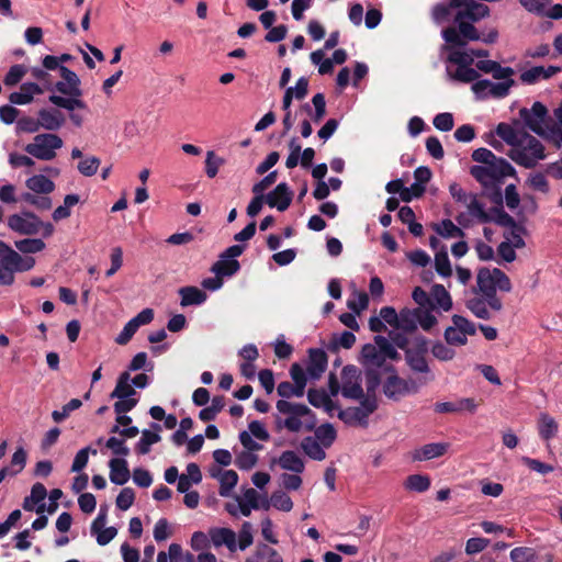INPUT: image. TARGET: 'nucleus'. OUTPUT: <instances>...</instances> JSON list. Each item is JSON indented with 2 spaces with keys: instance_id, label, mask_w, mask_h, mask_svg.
I'll use <instances>...</instances> for the list:
<instances>
[{
  "instance_id": "nucleus-1",
  "label": "nucleus",
  "mask_w": 562,
  "mask_h": 562,
  "mask_svg": "<svg viewBox=\"0 0 562 562\" xmlns=\"http://www.w3.org/2000/svg\"><path fill=\"white\" fill-rule=\"evenodd\" d=\"M490 8L472 0H449L448 3H438L432 8V20L440 24L449 21L453 13V24L441 31V37L448 46L468 45L469 42L481 41L493 44L498 38L496 29L487 33L479 31L475 23L490 15Z\"/></svg>"
},
{
  "instance_id": "nucleus-2",
  "label": "nucleus",
  "mask_w": 562,
  "mask_h": 562,
  "mask_svg": "<svg viewBox=\"0 0 562 562\" xmlns=\"http://www.w3.org/2000/svg\"><path fill=\"white\" fill-rule=\"evenodd\" d=\"M470 175L487 189L490 184L498 183L505 177L516 176V170L505 158L498 157L490 164L472 166Z\"/></svg>"
},
{
  "instance_id": "nucleus-3",
  "label": "nucleus",
  "mask_w": 562,
  "mask_h": 562,
  "mask_svg": "<svg viewBox=\"0 0 562 562\" xmlns=\"http://www.w3.org/2000/svg\"><path fill=\"white\" fill-rule=\"evenodd\" d=\"M384 370L392 372L383 383V393L389 400L397 402L408 394L418 392L417 383L412 379L406 380L398 376L392 364L384 367Z\"/></svg>"
},
{
  "instance_id": "nucleus-4",
  "label": "nucleus",
  "mask_w": 562,
  "mask_h": 562,
  "mask_svg": "<svg viewBox=\"0 0 562 562\" xmlns=\"http://www.w3.org/2000/svg\"><path fill=\"white\" fill-rule=\"evenodd\" d=\"M63 147V139L52 133L38 134L34 142L27 144L24 150L41 160H52L56 157V150Z\"/></svg>"
},
{
  "instance_id": "nucleus-5",
  "label": "nucleus",
  "mask_w": 562,
  "mask_h": 562,
  "mask_svg": "<svg viewBox=\"0 0 562 562\" xmlns=\"http://www.w3.org/2000/svg\"><path fill=\"white\" fill-rule=\"evenodd\" d=\"M376 408L378 398H373L372 396L366 397L362 398L360 406L340 409L338 413V418L350 426L359 425L361 427H367L369 416L373 414Z\"/></svg>"
},
{
  "instance_id": "nucleus-6",
  "label": "nucleus",
  "mask_w": 562,
  "mask_h": 562,
  "mask_svg": "<svg viewBox=\"0 0 562 562\" xmlns=\"http://www.w3.org/2000/svg\"><path fill=\"white\" fill-rule=\"evenodd\" d=\"M477 292L485 297L490 308L499 312L503 308L502 300L497 296L495 290V280L493 271L486 267L479 269L476 276Z\"/></svg>"
},
{
  "instance_id": "nucleus-7",
  "label": "nucleus",
  "mask_w": 562,
  "mask_h": 562,
  "mask_svg": "<svg viewBox=\"0 0 562 562\" xmlns=\"http://www.w3.org/2000/svg\"><path fill=\"white\" fill-rule=\"evenodd\" d=\"M59 74L63 80L47 85L46 90L57 91L68 97H82L81 81L78 75L66 66L59 67Z\"/></svg>"
},
{
  "instance_id": "nucleus-8",
  "label": "nucleus",
  "mask_w": 562,
  "mask_h": 562,
  "mask_svg": "<svg viewBox=\"0 0 562 562\" xmlns=\"http://www.w3.org/2000/svg\"><path fill=\"white\" fill-rule=\"evenodd\" d=\"M43 222L33 212L23 211L21 214H12L8 217V226L21 235H35L41 231Z\"/></svg>"
},
{
  "instance_id": "nucleus-9",
  "label": "nucleus",
  "mask_w": 562,
  "mask_h": 562,
  "mask_svg": "<svg viewBox=\"0 0 562 562\" xmlns=\"http://www.w3.org/2000/svg\"><path fill=\"white\" fill-rule=\"evenodd\" d=\"M519 116L530 131H532L537 135L544 134L543 123L548 116V109L546 108L544 104H542L539 101H536L532 104L531 109H520Z\"/></svg>"
},
{
  "instance_id": "nucleus-10",
  "label": "nucleus",
  "mask_w": 562,
  "mask_h": 562,
  "mask_svg": "<svg viewBox=\"0 0 562 562\" xmlns=\"http://www.w3.org/2000/svg\"><path fill=\"white\" fill-rule=\"evenodd\" d=\"M263 199L269 207H276L278 211L284 212L292 203L293 191L286 182H281Z\"/></svg>"
},
{
  "instance_id": "nucleus-11",
  "label": "nucleus",
  "mask_w": 562,
  "mask_h": 562,
  "mask_svg": "<svg viewBox=\"0 0 562 562\" xmlns=\"http://www.w3.org/2000/svg\"><path fill=\"white\" fill-rule=\"evenodd\" d=\"M328 363L327 353L321 348L308 349L307 374L317 380L326 371Z\"/></svg>"
},
{
  "instance_id": "nucleus-12",
  "label": "nucleus",
  "mask_w": 562,
  "mask_h": 562,
  "mask_svg": "<svg viewBox=\"0 0 562 562\" xmlns=\"http://www.w3.org/2000/svg\"><path fill=\"white\" fill-rule=\"evenodd\" d=\"M0 249H3L4 254H7L9 262L11 263L14 272L29 271L35 265V259L33 257L23 258L19 252L12 249L3 240H0Z\"/></svg>"
},
{
  "instance_id": "nucleus-13",
  "label": "nucleus",
  "mask_w": 562,
  "mask_h": 562,
  "mask_svg": "<svg viewBox=\"0 0 562 562\" xmlns=\"http://www.w3.org/2000/svg\"><path fill=\"white\" fill-rule=\"evenodd\" d=\"M277 409L281 414H289L290 416H311L312 422L310 425H306L307 430H312L315 426V415L305 404L291 403L285 400H279L277 402Z\"/></svg>"
},
{
  "instance_id": "nucleus-14",
  "label": "nucleus",
  "mask_w": 562,
  "mask_h": 562,
  "mask_svg": "<svg viewBox=\"0 0 562 562\" xmlns=\"http://www.w3.org/2000/svg\"><path fill=\"white\" fill-rule=\"evenodd\" d=\"M43 91V88L35 82H24L21 85L20 91L9 95V101L18 105L29 104L33 101L34 94H41Z\"/></svg>"
},
{
  "instance_id": "nucleus-15",
  "label": "nucleus",
  "mask_w": 562,
  "mask_h": 562,
  "mask_svg": "<svg viewBox=\"0 0 562 562\" xmlns=\"http://www.w3.org/2000/svg\"><path fill=\"white\" fill-rule=\"evenodd\" d=\"M41 127L47 131H57L65 123V115L57 109H41L37 113Z\"/></svg>"
},
{
  "instance_id": "nucleus-16",
  "label": "nucleus",
  "mask_w": 562,
  "mask_h": 562,
  "mask_svg": "<svg viewBox=\"0 0 562 562\" xmlns=\"http://www.w3.org/2000/svg\"><path fill=\"white\" fill-rule=\"evenodd\" d=\"M465 45H454V46H448V43L445 42L441 49L443 52H448L447 61L453 65H457V67H471V65L474 63V59L470 53V50H461L460 48L464 47Z\"/></svg>"
},
{
  "instance_id": "nucleus-17",
  "label": "nucleus",
  "mask_w": 562,
  "mask_h": 562,
  "mask_svg": "<svg viewBox=\"0 0 562 562\" xmlns=\"http://www.w3.org/2000/svg\"><path fill=\"white\" fill-rule=\"evenodd\" d=\"M150 427L154 431L144 429L139 441L136 443L135 450L138 454H147L150 451L151 445L161 440V437L158 434L161 430V426L157 423H151Z\"/></svg>"
},
{
  "instance_id": "nucleus-18",
  "label": "nucleus",
  "mask_w": 562,
  "mask_h": 562,
  "mask_svg": "<svg viewBox=\"0 0 562 562\" xmlns=\"http://www.w3.org/2000/svg\"><path fill=\"white\" fill-rule=\"evenodd\" d=\"M210 538L214 547L226 546L231 552L236 550V533L229 528H213Z\"/></svg>"
},
{
  "instance_id": "nucleus-19",
  "label": "nucleus",
  "mask_w": 562,
  "mask_h": 562,
  "mask_svg": "<svg viewBox=\"0 0 562 562\" xmlns=\"http://www.w3.org/2000/svg\"><path fill=\"white\" fill-rule=\"evenodd\" d=\"M449 448V443L446 442H432L424 445L413 453V460L426 461L443 456Z\"/></svg>"
},
{
  "instance_id": "nucleus-20",
  "label": "nucleus",
  "mask_w": 562,
  "mask_h": 562,
  "mask_svg": "<svg viewBox=\"0 0 562 562\" xmlns=\"http://www.w3.org/2000/svg\"><path fill=\"white\" fill-rule=\"evenodd\" d=\"M110 480L116 485H124L131 476L127 461L123 458H114L109 462Z\"/></svg>"
},
{
  "instance_id": "nucleus-21",
  "label": "nucleus",
  "mask_w": 562,
  "mask_h": 562,
  "mask_svg": "<svg viewBox=\"0 0 562 562\" xmlns=\"http://www.w3.org/2000/svg\"><path fill=\"white\" fill-rule=\"evenodd\" d=\"M179 295L181 296L180 305L182 307L191 306V305H201L203 304L207 295L204 291L200 290L196 286H182L179 289Z\"/></svg>"
},
{
  "instance_id": "nucleus-22",
  "label": "nucleus",
  "mask_w": 562,
  "mask_h": 562,
  "mask_svg": "<svg viewBox=\"0 0 562 562\" xmlns=\"http://www.w3.org/2000/svg\"><path fill=\"white\" fill-rule=\"evenodd\" d=\"M240 270V263L237 259L224 257L221 254L220 259L212 266L211 271L220 277H232Z\"/></svg>"
},
{
  "instance_id": "nucleus-23",
  "label": "nucleus",
  "mask_w": 562,
  "mask_h": 562,
  "mask_svg": "<svg viewBox=\"0 0 562 562\" xmlns=\"http://www.w3.org/2000/svg\"><path fill=\"white\" fill-rule=\"evenodd\" d=\"M557 420L547 413H541L538 420V432L542 440L549 441L558 434Z\"/></svg>"
},
{
  "instance_id": "nucleus-24",
  "label": "nucleus",
  "mask_w": 562,
  "mask_h": 562,
  "mask_svg": "<svg viewBox=\"0 0 562 562\" xmlns=\"http://www.w3.org/2000/svg\"><path fill=\"white\" fill-rule=\"evenodd\" d=\"M278 463L283 470L294 473H302L305 469L302 458L292 450L283 451L279 457Z\"/></svg>"
},
{
  "instance_id": "nucleus-25",
  "label": "nucleus",
  "mask_w": 562,
  "mask_h": 562,
  "mask_svg": "<svg viewBox=\"0 0 562 562\" xmlns=\"http://www.w3.org/2000/svg\"><path fill=\"white\" fill-rule=\"evenodd\" d=\"M131 375L128 371L122 372L116 381V385L112 393L111 398H127L136 394V391L130 383Z\"/></svg>"
},
{
  "instance_id": "nucleus-26",
  "label": "nucleus",
  "mask_w": 562,
  "mask_h": 562,
  "mask_svg": "<svg viewBox=\"0 0 562 562\" xmlns=\"http://www.w3.org/2000/svg\"><path fill=\"white\" fill-rule=\"evenodd\" d=\"M398 323L396 329H402L404 333H414L417 329V308H403L398 315Z\"/></svg>"
},
{
  "instance_id": "nucleus-27",
  "label": "nucleus",
  "mask_w": 562,
  "mask_h": 562,
  "mask_svg": "<svg viewBox=\"0 0 562 562\" xmlns=\"http://www.w3.org/2000/svg\"><path fill=\"white\" fill-rule=\"evenodd\" d=\"M430 299L434 300L436 308L448 312L452 308V299L442 284H435L430 291Z\"/></svg>"
},
{
  "instance_id": "nucleus-28",
  "label": "nucleus",
  "mask_w": 562,
  "mask_h": 562,
  "mask_svg": "<svg viewBox=\"0 0 562 562\" xmlns=\"http://www.w3.org/2000/svg\"><path fill=\"white\" fill-rule=\"evenodd\" d=\"M26 187L35 193L48 194L54 191L55 183L43 175H36L26 180Z\"/></svg>"
},
{
  "instance_id": "nucleus-29",
  "label": "nucleus",
  "mask_w": 562,
  "mask_h": 562,
  "mask_svg": "<svg viewBox=\"0 0 562 562\" xmlns=\"http://www.w3.org/2000/svg\"><path fill=\"white\" fill-rule=\"evenodd\" d=\"M48 100L54 105L66 109L70 112H72L75 109H86L87 104L85 101L81 100V97H69L65 98L63 95L57 94H50L48 97Z\"/></svg>"
},
{
  "instance_id": "nucleus-30",
  "label": "nucleus",
  "mask_w": 562,
  "mask_h": 562,
  "mask_svg": "<svg viewBox=\"0 0 562 562\" xmlns=\"http://www.w3.org/2000/svg\"><path fill=\"white\" fill-rule=\"evenodd\" d=\"M301 448L304 453L313 460L322 461L326 458L325 450L314 437H305L301 441Z\"/></svg>"
},
{
  "instance_id": "nucleus-31",
  "label": "nucleus",
  "mask_w": 562,
  "mask_h": 562,
  "mask_svg": "<svg viewBox=\"0 0 562 562\" xmlns=\"http://www.w3.org/2000/svg\"><path fill=\"white\" fill-rule=\"evenodd\" d=\"M405 361L413 372L430 374V368L427 362L426 355H419V353H413V351H406Z\"/></svg>"
},
{
  "instance_id": "nucleus-32",
  "label": "nucleus",
  "mask_w": 562,
  "mask_h": 562,
  "mask_svg": "<svg viewBox=\"0 0 562 562\" xmlns=\"http://www.w3.org/2000/svg\"><path fill=\"white\" fill-rule=\"evenodd\" d=\"M430 479L425 474L408 475L404 482V487L408 491L424 493L430 487Z\"/></svg>"
},
{
  "instance_id": "nucleus-33",
  "label": "nucleus",
  "mask_w": 562,
  "mask_h": 562,
  "mask_svg": "<svg viewBox=\"0 0 562 562\" xmlns=\"http://www.w3.org/2000/svg\"><path fill=\"white\" fill-rule=\"evenodd\" d=\"M432 228L443 238L465 236V233L449 218L442 220L440 224H434Z\"/></svg>"
},
{
  "instance_id": "nucleus-34",
  "label": "nucleus",
  "mask_w": 562,
  "mask_h": 562,
  "mask_svg": "<svg viewBox=\"0 0 562 562\" xmlns=\"http://www.w3.org/2000/svg\"><path fill=\"white\" fill-rule=\"evenodd\" d=\"M465 305L475 317L485 321L491 318V313L487 308L488 304L485 297H472L467 301Z\"/></svg>"
},
{
  "instance_id": "nucleus-35",
  "label": "nucleus",
  "mask_w": 562,
  "mask_h": 562,
  "mask_svg": "<svg viewBox=\"0 0 562 562\" xmlns=\"http://www.w3.org/2000/svg\"><path fill=\"white\" fill-rule=\"evenodd\" d=\"M15 280V272L9 262L7 254L0 249V285H12Z\"/></svg>"
},
{
  "instance_id": "nucleus-36",
  "label": "nucleus",
  "mask_w": 562,
  "mask_h": 562,
  "mask_svg": "<svg viewBox=\"0 0 562 562\" xmlns=\"http://www.w3.org/2000/svg\"><path fill=\"white\" fill-rule=\"evenodd\" d=\"M238 482V474L234 470H226L221 474L220 477V490L218 494L222 497H228L231 495L232 490L236 486Z\"/></svg>"
},
{
  "instance_id": "nucleus-37",
  "label": "nucleus",
  "mask_w": 562,
  "mask_h": 562,
  "mask_svg": "<svg viewBox=\"0 0 562 562\" xmlns=\"http://www.w3.org/2000/svg\"><path fill=\"white\" fill-rule=\"evenodd\" d=\"M447 72L450 79L464 83L474 82L480 77V74L472 67H457L453 72L447 68Z\"/></svg>"
},
{
  "instance_id": "nucleus-38",
  "label": "nucleus",
  "mask_w": 562,
  "mask_h": 562,
  "mask_svg": "<svg viewBox=\"0 0 562 562\" xmlns=\"http://www.w3.org/2000/svg\"><path fill=\"white\" fill-rule=\"evenodd\" d=\"M304 386L289 381H283L277 386V393L282 398L301 397L304 395Z\"/></svg>"
},
{
  "instance_id": "nucleus-39",
  "label": "nucleus",
  "mask_w": 562,
  "mask_h": 562,
  "mask_svg": "<svg viewBox=\"0 0 562 562\" xmlns=\"http://www.w3.org/2000/svg\"><path fill=\"white\" fill-rule=\"evenodd\" d=\"M336 430L330 424H323L315 430V439L325 448H329L336 439Z\"/></svg>"
},
{
  "instance_id": "nucleus-40",
  "label": "nucleus",
  "mask_w": 562,
  "mask_h": 562,
  "mask_svg": "<svg viewBox=\"0 0 562 562\" xmlns=\"http://www.w3.org/2000/svg\"><path fill=\"white\" fill-rule=\"evenodd\" d=\"M469 213L476 217L481 223H491L488 213L484 210L483 204L477 200L476 194H473L465 204Z\"/></svg>"
},
{
  "instance_id": "nucleus-41",
  "label": "nucleus",
  "mask_w": 562,
  "mask_h": 562,
  "mask_svg": "<svg viewBox=\"0 0 562 562\" xmlns=\"http://www.w3.org/2000/svg\"><path fill=\"white\" fill-rule=\"evenodd\" d=\"M18 250L23 254H36L45 248V243L38 238H25L14 243Z\"/></svg>"
},
{
  "instance_id": "nucleus-42",
  "label": "nucleus",
  "mask_w": 562,
  "mask_h": 562,
  "mask_svg": "<svg viewBox=\"0 0 562 562\" xmlns=\"http://www.w3.org/2000/svg\"><path fill=\"white\" fill-rule=\"evenodd\" d=\"M435 268L441 277H450L452 273L451 263L445 247L435 255Z\"/></svg>"
},
{
  "instance_id": "nucleus-43",
  "label": "nucleus",
  "mask_w": 562,
  "mask_h": 562,
  "mask_svg": "<svg viewBox=\"0 0 562 562\" xmlns=\"http://www.w3.org/2000/svg\"><path fill=\"white\" fill-rule=\"evenodd\" d=\"M381 383L380 372L376 369L367 368L366 370V387L367 394L366 397L372 396L376 398L375 392Z\"/></svg>"
},
{
  "instance_id": "nucleus-44",
  "label": "nucleus",
  "mask_w": 562,
  "mask_h": 562,
  "mask_svg": "<svg viewBox=\"0 0 562 562\" xmlns=\"http://www.w3.org/2000/svg\"><path fill=\"white\" fill-rule=\"evenodd\" d=\"M225 164L224 158L216 156L213 150L206 153L205 173L209 178H215L221 166Z\"/></svg>"
},
{
  "instance_id": "nucleus-45",
  "label": "nucleus",
  "mask_w": 562,
  "mask_h": 562,
  "mask_svg": "<svg viewBox=\"0 0 562 562\" xmlns=\"http://www.w3.org/2000/svg\"><path fill=\"white\" fill-rule=\"evenodd\" d=\"M374 342L379 347V350L381 351V353H383L386 357V359L396 361L401 358L400 353L396 351L393 344L390 342V340L387 338H385L384 336H380V335L375 336Z\"/></svg>"
},
{
  "instance_id": "nucleus-46",
  "label": "nucleus",
  "mask_w": 562,
  "mask_h": 562,
  "mask_svg": "<svg viewBox=\"0 0 562 562\" xmlns=\"http://www.w3.org/2000/svg\"><path fill=\"white\" fill-rule=\"evenodd\" d=\"M510 560L513 562H536L537 553L532 548L518 547L510 551Z\"/></svg>"
},
{
  "instance_id": "nucleus-47",
  "label": "nucleus",
  "mask_w": 562,
  "mask_h": 562,
  "mask_svg": "<svg viewBox=\"0 0 562 562\" xmlns=\"http://www.w3.org/2000/svg\"><path fill=\"white\" fill-rule=\"evenodd\" d=\"M101 160L95 156H90L79 161L78 171L85 177H92L97 173Z\"/></svg>"
},
{
  "instance_id": "nucleus-48",
  "label": "nucleus",
  "mask_w": 562,
  "mask_h": 562,
  "mask_svg": "<svg viewBox=\"0 0 562 562\" xmlns=\"http://www.w3.org/2000/svg\"><path fill=\"white\" fill-rule=\"evenodd\" d=\"M341 394L346 398L359 400L366 398L362 386L358 382L345 381L341 387Z\"/></svg>"
},
{
  "instance_id": "nucleus-49",
  "label": "nucleus",
  "mask_w": 562,
  "mask_h": 562,
  "mask_svg": "<svg viewBox=\"0 0 562 562\" xmlns=\"http://www.w3.org/2000/svg\"><path fill=\"white\" fill-rule=\"evenodd\" d=\"M412 297L416 304H418L417 308H430L436 310V304L432 299H430V294H428L420 286H416L413 290Z\"/></svg>"
},
{
  "instance_id": "nucleus-50",
  "label": "nucleus",
  "mask_w": 562,
  "mask_h": 562,
  "mask_svg": "<svg viewBox=\"0 0 562 562\" xmlns=\"http://www.w3.org/2000/svg\"><path fill=\"white\" fill-rule=\"evenodd\" d=\"M82 402L79 398H72L63 406L61 411H54L52 413V418L55 423H61L70 415L72 411L80 408Z\"/></svg>"
},
{
  "instance_id": "nucleus-51",
  "label": "nucleus",
  "mask_w": 562,
  "mask_h": 562,
  "mask_svg": "<svg viewBox=\"0 0 562 562\" xmlns=\"http://www.w3.org/2000/svg\"><path fill=\"white\" fill-rule=\"evenodd\" d=\"M271 505L282 512H290L293 508L291 497L282 491H276L272 493Z\"/></svg>"
},
{
  "instance_id": "nucleus-52",
  "label": "nucleus",
  "mask_w": 562,
  "mask_h": 562,
  "mask_svg": "<svg viewBox=\"0 0 562 562\" xmlns=\"http://www.w3.org/2000/svg\"><path fill=\"white\" fill-rule=\"evenodd\" d=\"M452 324L464 335L474 336L476 334V326L474 323L465 318L464 316L454 314L451 317Z\"/></svg>"
},
{
  "instance_id": "nucleus-53",
  "label": "nucleus",
  "mask_w": 562,
  "mask_h": 562,
  "mask_svg": "<svg viewBox=\"0 0 562 562\" xmlns=\"http://www.w3.org/2000/svg\"><path fill=\"white\" fill-rule=\"evenodd\" d=\"M26 458H27L26 451L22 447H20L15 450V452L13 453L12 459H11V467L9 468L11 471L10 472L11 476L16 475L20 472H22V470L25 468V464H26Z\"/></svg>"
},
{
  "instance_id": "nucleus-54",
  "label": "nucleus",
  "mask_w": 562,
  "mask_h": 562,
  "mask_svg": "<svg viewBox=\"0 0 562 562\" xmlns=\"http://www.w3.org/2000/svg\"><path fill=\"white\" fill-rule=\"evenodd\" d=\"M443 337L450 346H464L468 342V338L454 325L446 328Z\"/></svg>"
},
{
  "instance_id": "nucleus-55",
  "label": "nucleus",
  "mask_w": 562,
  "mask_h": 562,
  "mask_svg": "<svg viewBox=\"0 0 562 562\" xmlns=\"http://www.w3.org/2000/svg\"><path fill=\"white\" fill-rule=\"evenodd\" d=\"M26 74V69L23 65L16 64L10 67L9 71L5 74L4 77V85L8 87H12L18 85L24 75Z\"/></svg>"
},
{
  "instance_id": "nucleus-56",
  "label": "nucleus",
  "mask_w": 562,
  "mask_h": 562,
  "mask_svg": "<svg viewBox=\"0 0 562 562\" xmlns=\"http://www.w3.org/2000/svg\"><path fill=\"white\" fill-rule=\"evenodd\" d=\"M307 400L311 405L321 408L325 403H330V395L323 389H310L307 391Z\"/></svg>"
},
{
  "instance_id": "nucleus-57",
  "label": "nucleus",
  "mask_w": 562,
  "mask_h": 562,
  "mask_svg": "<svg viewBox=\"0 0 562 562\" xmlns=\"http://www.w3.org/2000/svg\"><path fill=\"white\" fill-rule=\"evenodd\" d=\"M22 200L42 211L49 210L52 207V200L48 196H37L33 193L25 192L22 194Z\"/></svg>"
},
{
  "instance_id": "nucleus-58",
  "label": "nucleus",
  "mask_w": 562,
  "mask_h": 562,
  "mask_svg": "<svg viewBox=\"0 0 562 562\" xmlns=\"http://www.w3.org/2000/svg\"><path fill=\"white\" fill-rule=\"evenodd\" d=\"M520 4L529 12L543 16L550 0H519Z\"/></svg>"
},
{
  "instance_id": "nucleus-59",
  "label": "nucleus",
  "mask_w": 562,
  "mask_h": 562,
  "mask_svg": "<svg viewBox=\"0 0 562 562\" xmlns=\"http://www.w3.org/2000/svg\"><path fill=\"white\" fill-rule=\"evenodd\" d=\"M431 353L435 358L440 361L452 360L456 356V351L450 347L446 346L441 341H437L431 347Z\"/></svg>"
},
{
  "instance_id": "nucleus-60",
  "label": "nucleus",
  "mask_w": 562,
  "mask_h": 562,
  "mask_svg": "<svg viewBox=\"0 0 562 562\" xmlns=\"http://www.w3.org/2000/svg\"><path fill=\"white\" fill-rule=\"evenodd\" d=\"M431 311L430 308H417V325L419 324L426 331H429L437 324V318L431 314Z\"/></svg>"
},
{
  "instance_id": "nucleus-61",
  "label": "nucleus",
  "mask_w": 562,
  "mask_h": 562,
  "mask_svg": "<svg viewBox=\"0 0 562 562\" xmlns=\"http://www.w3.org/2000/svg\"><path fill=\"white\" fill-rule=\"evenodd\" d=\"M434 126L441 132H449L453 128V116L449 112L439 113L434 117Z\"/></svg>"
},
{
  "instance_id": "nucleus-62",
  "label": "nucleus",
  "mask_w": 562,
  "mask_h": 562,
  "mask_svg": "<svg viewBox=\"0 0 562 562\" xmlns=\"http://www.w3.org/2000/svg\"><path fill=\"white\" fill-rule=\"evenodd\" d=\"M256 549L262 560L266 559L267 562H283L282 555L267 543H258Z\"/></svg>"
},
{
  "instance_id": "nucleus-63",
  "label": "nucleus",
  "mask_w": 562,
  "mask_h": 562,
  "mask_svg": "<svg viewBox=\"0 0 562 562\" xmlns=\"http://www.w3.org/2000/svg\"><path fill=\"white\" fill-rule=\"evenodd\" d=\"M258 461V457L249 451H241L235 460V464L240 470H250L252 469Z\"/></svg>"
},
{
  "instance_id": "nucleus-64",
  "label": "nucleus",
  "mask_w": 562,
  "mask_h": 562,
  "mask_svg": "<svg viewBox=\"0 0 562 562\" xmlns=\"http://www.w3.org/2000/svg\"><path fill=\"white\" fill-rule=\"evenodd\" d=\"M135 501V493L131 487H124L116 497V506L121 510H127Z\"/></svg>"
}]
</instances>
